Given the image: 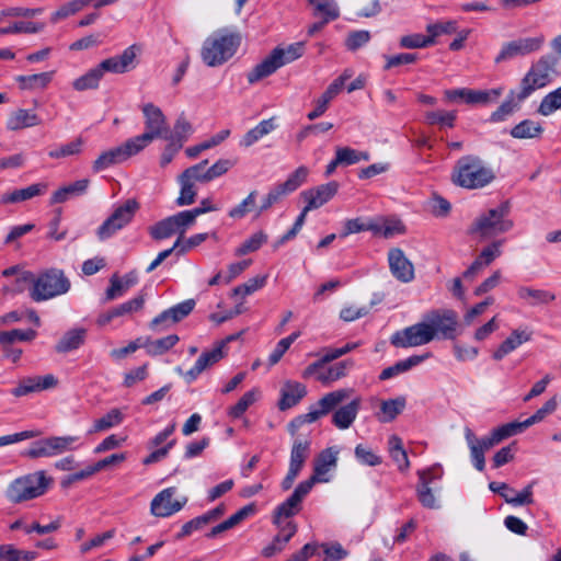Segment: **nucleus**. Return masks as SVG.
Instances as JSON below:
<instances>
[{
  "label": "nucleus",
  "mask_w": 561,
  "mask_h": 561,
  "mask_svg": "<svg viewBox=\"0 0 561 561\" xmlns=\"http://www.w3.org/2000/svg\"><path fill=\"white\" fill-rule=\"evenodd\" d=\"M457 119L456 111H431L425 114V122L428 125H439L440 127L453 128Z\"/></svg>",
  "instance_id": "52"
},
{
  "label": "nucleus",
  "mask_w": 561,
  "mask_h": 561,
  "mask_svg": "<svg viewBox=\"0 0 561 561\" xmlns=\"http://www.w3.org/2000/svg\"><path fill=\"white\" fill-rule=\"evenodd\" d=\"M450 179L459 187L480 190L492 183L495 174L479 156L467 154L456 161Z\"/></svg>",
  "instance_id": "2"
},
{
  "label": "nucleus",
  "mask_w": 561,
  "mask_h": 561,
  "mask_svg": "<svg viewBox=\"0 0 561 561\" xmlns=\"http://www.w3.org/2000/svg\"><path fill=\"white\" fill-rule=\"evenodd\" d=\"M288 194H290L283 183L274 185L268 193L262 198L261 205L257 208L256 216L266 211L275 204L282 202Z\"/></svg>",
  "instance_id": "48"
},
{
  "label": "nucleus",
  "mask_w": 561,
  "mask_h": 561,
  "mask_svg": "<svg viewBox=\"0 0 561 561\" xmlns=\"http://www.w3.org/2000/svg\"><path fill=\"white\" fill-rule=\"evenodd\" d=\"M41 124L38 115L30 110L20 108L13 112L7 122L10 130H20L27 127H34Z\"/></svg>",
  "instance_id": "34"
},
{
  "label": "nucleus",
  "mask_w": 561,
  "mask_h": 561,
  "mask_svg": "<svg viewBox=\"0 0 561 561\" xmlns=\"http://www.w3.org/2000/svg\"><path fill=\"white\" fill-rule=\"evenodd\" d=\"M257 191L253 190L238 205L230 208L228 216L232 219H242L256 207Z\"/></svg>",
  "instance_id": "57"
},
{
  "label": "nucleus",
  "mask_w": 561,
  "mask_h": 561,
  "mask_svg": "<svg viewBox=\"0 0 561 561\" xmlns=\"http://www.w3.org/2000/svg\"><path fill=\"white\" fill-rule=\"evenodd\" d=\"M313 7V15L327 21H334L340 16V10L334 0H308Z\"/></svg>",
  "instance_id": "45"
},
{
  "label": "nucleus",
  "mask_w": 561,
  "mask_h": 561,
  "mask_svg": "<svg viewBox=\"0 0 561 561\" xmlns=\"http://www.w3.org/2000/svg\"><path fill=\"white\" fill-rule=\"evenodd\" d=\"M179 340L180 339L176 334H170L161 339L147 341L144 344V347L150 356H158L171 350L179 342Z\"/></svg>",
  "instance_id": "47"
},
{
  "label": "nucleus",
  "mask_w": 561,
  "mask_h": 561,
  "mask_svg": "<svg viewBox=\"0 0 561 561\" xmlns=\"http://www.w3.org/2000/svg\"><path fill=\"white\" fill-rule=\"evenodd\" d=\"M360 402V398H355L336 409L332 415V424L339 430L350 428L357 417Z\"/></svg>",
  "instance_id": "26"
},
{
  "label": "nucleus",
  "mask_w": 561,
  "mask_h": 561,
  "mask_svg": "<svg viewBox=\"0 0 561 561\" xmlns=\"http://www.w3.org/2000/svg\"><path fill=\"white\" fill-rule=\"evenodd\" d=\"M425 321L434 331V339L454 340L457 336L458 316L451 309L432 310L425 316Z\"/></svg>",
  "instance_id": "12"
},
{
  "label": "nucleus",
  "mask_w": 561,
  "mask_h": 561,
  "mask_svg": "<svg viewBox=\"0 0 561 561\" xmlns=\"http://www.w3.org/2000/svg\"><path fill=\"white\" fill-rule=\"evenodd\" d=\"M125 160H127L125 152L122 147L118 146L102 152L93 162V170L94 172H100Z\"/></svg>",
  "instance_id": "43"
},
{
  "label": "nucleus",
  "mask_w": 561,
  "mask_h": 561,
  "mask_svg": "<svg viewBox=\"0 0 561 561\" xmlns=\"http://www.w3.org/2000/svg\"><path fill=\"white\" fill-rule=\"evenodd\" d=\"M520 102L522 101H518V94L511 91L506 100L490 115L489 122L501 123L506 121L515 111L518 110Z\"/></svg>",
  "instance_id": "41"
},
{
  "label": "nucleus",
  "mask_w": 561,
  "mask_h": 561,
  "mask_svg": "<svg viewBox=\"0 0 561 561\" xmlns=\"http://www.w3.org/2000/svg\"><path fill=\"white\" fill-rule=\"evenodd\" d=\"M77 440V436H50L42 438L32 443L30 448L23 453V456L30 459L54 457L75 449L73 444Z\"/></svg>",
  "instance_id": "9"
},
{
  "label": "nucleus",
  "mask_w": 561,
  "mask_h": 561,
  "mask_svg": "<svg viewBox=\"0 0 561 561\" xmlns=\"http://www.w3.org/2000/svg\"><path fill=\"white\" fill-rule=\"evenodd\" d=\"M176 493L175 486H170L160 491L150 503V513L156 517H169L180 512L187 503V497L173 500Z\"/></svg>",
  "instance_id": "14"
},
{
  "label": "nucleus",
  "mask_w": 561,
  "mask_h": 561,
  "mask_svg": "<svg viewBox=\"0 0 561 561\" xmlns=\"http://www.w3.org/2000/svg\"><path fill=\"white\" fill-rule=\"evenodd\" d=\"M225 356V351L215 345L210 351H205L195 362V365L184 374L187 382L194 381L205 369L218 363Z\"/></svg>",
  "instance_id": "25"
},
{
  "label": "nucleus",
  "mask_w": 561,
  "mask_h": 561,
  "mask_svg": "<svg viewBox=\"0 0 561 561\" xmlns=\"http://www.w3.org/2000/svg\"><path fill=\"white\" fill-rule=\"evenodd\" d=\"M54 71L41 72L30 76H18L15 78L22 90L45 89L53 80Z\"/></svg>",
  "instance_id": "39"
},
{
  "label": "nucleus",
  "mask_w": 561,
  "mask_h": 561,
  "mask_svg": "<svg viewBox=\"0 0 561 561\" xmlns=\"http://www.w3.org/2000/svg\"><path fill=\"white\" fill-rule=\"evenodd\" d=\"M175 226L171 216L156 222L151 227H149V234L154 240H163L170 238L172 234L176 233Z\"/></svg>",
  "instance_id": "63"
},
{
  "label": "nucleus",
  "mask_w": 561,
  "mask_h": 561,
  "mask_svg": "<svg viewBox=\"0 0 561 561\" xmlns=\"http://www.w3.org/2000/svg\"><path fill=\"white\" fill-rule=\"evenodd\" d=\"M407 404L404 397H398L396 399L385 400L380 404L381 415L379 421L388 423L393 421L399 414L402 413Z\"/></svg>",
  "instance_id": "44"
},
{
  "label": "nucleus",
  "mask_w": 561,
  "mask_h": 561,
  "mask_svg": "<svg viewBox=\"0 0 561 561\" xmlns=\"http://www.w3.org/2000/svg\"><path fill=\"white\" fill-rule=\"evenodd\" d=\"M561 108V87L548 93L541 100L537 112L542 116H549Z\"/></svg>",
  "instance_id": "60"
},
{
  "label": "nucleus",
  "mask_w": 561,
  "mask_h": 561,
  "mask_svg": "<svg viewBox=\"0 0 561 561\" xmlns=\"http://www.w3.org/2000/svg\"><path fill=\"white\" fill-rule=\"evenodd\" d=\"M87 331L84 329H72L66 332L55 346V351L65 354L78 350L85 341Z\"/></svg>",
  "instance_id": "35"
},
{
  "label": "nucleus",
  "mask_w": 561,
  "mask_h": 561,
  "mask_svg": "<svg viewBox=\"0 0 561 561\" xmlns=\"http://www.w3.org/2000/svg\"><path fill=\"white\" fill-rule=\"evenodd\" d=\"M145 117L146 134L153 139L164 138L168 133L167 119L161 108L153 103H146L141 106Z\"/></svg>",
  "instance_id": "20"
},
{
  "label": "nucleus",
  "mask_w": 561,
  "mask_h": 561,
  "mask_svg": "<svg viewBox=\"0 0 561 561\" xmlns=\"http://www.w3.org/2000/svg\"><path fill=\"white\" fill-rule=\"evenodd\" d=\"M54 479L45 470H37L12 480L4 490V497L18 505L43 496L51 486Z\"/></svg>",
  "instance_id": "3"
},
{
  "label": "nucleus",
  "mask_w": 561,
  "mask_h": 561,
  "mask_svg": "<svg viewBox=\"0 0 561 561\" xmlns=\"http://www.w3.org/2000/svg\"><path fill=\"white\" fill-rule=\"evenodd\" d=\"M229 129H222L216 135L211 136L208 140H205L196 146L186 148L185 153L190 158H196L202 151L220 145L224 140H226L229 137Z\"/></svg>",
  "instance_id": "50"
},
{
  "label": "nucleus",
  "mask_w": 561,
  "mask_h": 561,
  "mask_svg": "<svg viewBox=\"0 0 561 561\" xmlns=\"http://www.w3.org/2000/svg\"><path fill=\"white\" fill-rule=\"evenodd\" d=\"M89 186V180H78L69 185L58 188L50 198V204H61L73 196H79L85 193Z\"/></svg>",
  "instance_id": "36"
},
{
  "label": "nucleus",
  "mask_w": 561,
  "mask_h": 561,
  "mask_svg": "<svg viewBox=\"0 0 561 561\" xmlns=\"http://www.w3.org/2000/svg\"><path fill=\"white\" fill-rule=\"evenodd\" d=\"M147 294L140 290L137 296L115 307L116 314L123 317L140 311L146 302Z\"/></svg>",
  "instance_id": "64"
},
{
  "label": "nucleus",
  "mask_w": 561,
  "mask_h": 561,
  "mask_svg": "<svg viewBox=\"0 0 561 561\" xmlns=\"http://www.w3.org/2000/svg\"><path fill=\"white\" fill-rule=\"evenodd\" d=\"M500 89L473 90L466 88L465 103L467 104H488L494 102L501 95Z\"/></svg>",
  "instance_id": "46"
},
{
  "label": "nucleus",
  "mask_w": 561,
  "mask_h": 561,
  "mask_svg": "<svg viewBox=\"0 0 561 561\" xmlns=\"http://www.w3.org/2000/svg\"><path fill=\"white\" fill-rule=\"evenodd\" d=\"M556 60L550 56H542L534 64L520 82L518 101L527 99L535 90L546 87L551 80Z\"/></svg>",
  "instance_id": "7"
},
{
  "label": "nucleus",
  "mask_w": 561,
  "mask_h": 561,
  "mask_svg": "<svg viewBox=\"0 0 561 561\" xmlns=\"http://www.w3.org/2000/svg\"><path fill=\"white\" fill-rule=\"evenodd\" d=\"M517 295L519 299L527 301L530 306L548 305L556 299L554 294L551 291L527 286H520L517 289Z\"/></svg>",
  "instance_id": "37"
},
{
  "label": "nucleus",
  "mask_w": 561,
  "mask_h": 561,
  "mask_svg": "<svg viewBox=\"0 0 561 561\" xmlns=\"http://www.w3.org/2000/svg\"><path fill=\"white\" fill-rule=\"evenodd\" d=\"M388 451L391 459L397 463L400 471H407L410 467L408 454L403 448L402 439L397 435H391L388 439Z\"/></svg>",
  "instance_id": "38"
},
{
  "label": "nucleus",
  "mask_w": 561,
  "mask_h": 561,
  "mask_svg": "<svg viewBox=\"0 0 561 561\" xmlns=\"http://www.w3.org/2000/svg\"><path fill=\"white\" fill-rule=\"evenodd\" d=\"M465 438L470 449V456L474 468L483 471L485 468L484 453L503 440L497 428H494L488 436L478 438L471 428H465Z\"/></svg>",
  "instance_id": "11"
},
{
  "label": "nucleus",
  "mask_w": 561,
  "mask_h": 561,
  "mask_svg": "<svg viewBox=\"0 0 561 561\" xmlns=\"http://www.w3.org/2000/svg\"><path fill=\"white\" fill-rule=\"evenodd\" d=\"M275 128L274 118L263 119L243 136L240 146L249 148Z\"/></svg>",
  "instance_id": "40"
},
{
  "label": "nucleus",
  "mask_w": 561,
  "mask_h": 561,
  "mask_svg": "<svg viewBox=\"0 0 561 561\" xmlns=\"http://www.w3.org/2000/svg\"><path fill=\"white\" fill-rule=\"evenodd\" d=\"M508 214L510 204L503 202L497 207L491 208L477 217L469 229V233L479 234L483 239L505 233L514 226L513 220L508 218Z\"/></svg>",
  "instance_id": "5"
},
{
  "label": "nucleus",
  "mask_w": 561,
  "mask_h": 561,
  "mask_svg": "<svg viewBox=\"0 0 561 561\" xmlns=\"http://www.w3.org/2000/svg\"><path fill=\"white\" fill-rule=\"evenodd\" d=\"M44 23L38 22H31V21H19L13 23L12 25L1 27L0 34L7 35V34H35L39 33L44 30Z\"/></svg>",
  "instance_id": "59"
},
{
  "label": "nucleus",
  "mask_w": 561,
  "mask_h": 561,
  "mask_svg": "<svg viewBox=\"0 0 561 561\" xmlns=\"http://www.w3.org/2000/svg\"><path fill=\"white\" fill-rule=\"evenodd\" d=\"M47 185L44 183H35L27 187L14 190L12 192H8L2 194L0 198V203L5 204H15L24 201H28L33 197L39 196L45 193Z\"/></svg>",
  "instance_id": "30"
},
{
  "label": "nucleus",
  "mask_w": 561,
  "mask_h": 561,
  "mask_svg": "<svg viewBox=\"0 0 561 561\" xmlns=\"http://www.w3.org/2000/svg\"><path fill=\"white\" fill-rule=\"evenodd\" d=\"M207 164L208 160H203L199 163L185 169L180 175L193 184H195V182H210Z\"/></svg>",
  "instance_id": "61"
},
{
  "label": "nucleus",
  "mask_w": 561,
  "mask_h": 561,
  "mask_svg": "<svg viewBox=\"0 0 561 561\" xmlns=\"http://www.w3.org/2000/svg\"><path fill=\"white\" fill-rule=\"evenodd\" d=\"M347 78L348 76L342 75L327 88L321 96L316 100L314 108L307 114L308 119L314 121L325 113L329 103L341 92Z\"/></svg>",
  "instance_id": "23"
},
{
  "label": "nucleus",
  "mask_w": 561,
  "mask_h": 561,
  "mask_svg": "<svg viewBox=\"0 0 561 561\" xmlns=\"http://www.w3.org/2000/svg\"><path fill=\"white\" fill-rule=\"evenodd\" d=\"M139 51L140 47L134 44L125 48L121 55L102 60L98 65L102 77L106 72L121 75L134 69L137 65L136 58Z\"/></svg>",
  "instance_id": "16"
},
{
  "label": "nucleus",
  "mask_w": 561,
  "mask_h": 561,
  "mask_svg": "<svg viewBox=\"0 0 561 561\" xmlns=\"http://www.w3.org/2000/svg\"><path fill=\"white\" fill-rule=\"evenodd\" d=\"M84 141L81 137L76 138L75 140L61 145L48 152V156L53 159H61L70 156L80 154L82 151V146Z\"/></svg>",
  "instance_id": "62"
},
{
  "label": "nucleus",
  "mask_w": 561,
  "mask_h": 561,
  "mask_svg": "<svg viewBox=\"0 0 561 561\" xmlns=\"http://www.w3.org/2000/svg\"><path fill=\"white\" fill-rule=\"evenodd\" d=\"M431 356H432V354L430 352H427L422 355H412L405 359L399 360L396 364H393L392 366L385 368L379 375V380H381V381L388 380V379H391L400 374H403V373L410 370L411 368L420 365L421 363H423Z\"/></svg>",
  "instance_id": "27"
},
{
  "label": "nucleus",
  "mask_w": 561,
  "mask_h": 561,
  "mask_svg": "<svg viewBox=\"0 0 561 561\" xmlns=\"http://www.w3.org/2000/svg\"><path fill=\"white\" fill-rule=\"evenodd\" d=\"M353 360L346 359L335 363L329 367L323 366L313 376L318 381L323 385H330L347 375V371L353 367Z\"/></svg>",
  "instance_id": "29"
},
{
  "label": "nucleus",
  "mask_w": 561,
  "mask_h": 561,
  "mask_svg": "<svg viewBox=\"0 0 561 561\" xmlns=\"http://www.w3.org/2000/svg\"><path fill=\"white\" fill-rule=\"evenodd\" d=\"M123 413L118 409L110 410L105 415L93 422L90 433L103 432L110 430L123 422Z\"/></svg>",
  "instance_id": "51"
},
{
  "label": "nucleus",
  "mask_w": 561,
  "mask_h": 561,
  "mask_svg": "<svg viewBox=\"0 0 561 561\" xmlns=\"http://www.w3.org/2000/svg\"><path fill=\"white\" fill-rule=\"evenodd\" d=\"M343 356L342 352L339 347L336 348H325L321 358L312 364H310L302 373V378L307 379L312 377L319 369H322L328 363H331L334 359Z\"/></svg>",
  "instance_id": "55"
},
{
  "label": "nucleus",
  "mask_w": 561,
  "mask_h": 561,
  "mask_svg": "<svg viewBox=\"0 0 561 561\" xmlns=\"http://www.w3.org/2000/svg\"><path fill=\"white\" fill-rule=\"evenodd\" d=\"M193 133V126L192 124L185 118V116L182 114L179 116L174 124L173 133L168 136L165 134L164 139L173 140L176 144H181L183 147V144L188 139L190 135Z\"/></svg>",
  "instance_id": "54"
},
{
  "label": "nucleus",
  "mask_w": 561,
  "mask_h": 561,
  "mask_svg": "<svg viewBox=\"0 0 561 561\" xmlns=\"http://www.w3.org/2000/svg\"><path fill=\"white\" fill-rule=\"evenodd\" d=\"M389 267L392 275L402 283L414 278L413 264L405 257L401 249H391L388 253Z\"/></svg>",
  "instance_id": "22"
},
{
  "label": "nucleus",
  "mask_w": 561,
  "mask_h": 561,
  "mask_svg": "<svg viewBox=\"0 0 561 561\" xmlns=\"http://www.w3.org/2000/svg\"><path fill=\"white\" fill-rule=\"evenodd\" d=\"M282 57L283 53L280 51V47L274 48L266 58L248 73V81L254 83L273 75L277 69L284 66Z\"/></svg>",
  "instance_id": "21"
},
{
  "label": "nucleus",
  "mask_w": 561,
  "mask_h": 561,
  "mask_svg": "<svg viewBox=\"0 0 561 561\" xmlns=\"http://www.w3.org/2000/svg\"><path fill=\"white\" fill-rule=\"evenodd\" d=\"M335 152L337 154V161L342 162V165H352L370 159L368 151H359L351 147H337Z\"/></svg>",
  "instance_id": "49"
},
{
  "label": "nucleus",
  "mask_w": 561,
  "mask_h": 561,
  "mask_svg": "<svg viewBox=\"0 0 561 561\" xmlns=\"http://www.w3.org/2000/svg\"><path fill=\"white\" fill-rule=\"evenodd\" d=\"M542 134V124L529 118L523 119L510 130V135L515 139H538Z\"/></svg>",
  "instance_id": "33"
},
{
  "label": "nucleus",
  "mask_w": 561,
  "mask_h": 561,
  "mask_svg": "<svg viewBox=\"0 0 561 561\" xmlns=\"http://www.w3.org/2000/svg\"><path fill=\"white\" fill-rule=\"evenodd\" d=\"M339 191V183L331 181L301 192L300 196L306 202V210L318 209L330 202Z\"/></svg>",
  "instance_id": "18"
},
{
  "label": "nucleus",
  "mask_w": 561,
  "mask_h": 561,
  "mask_svg": "<svg viewBox=\"0 0 561 561\" xmlns=\"http://www.w3.org/2000/svg\"><path fill=\"white\" fill-rule=\"evenodd\" d=\"M37 333L33 329H13L10 331H0V344H12L15 342H31L36 337Z\"/></svg>",
  "instance_id": "53"
},
{
  "label": "nucleus",
  "mask_w": 561,
  "mask_h": 561,
  "mask_svg": "<svg viewBox=\"0 0 561 561\" xmlns=\"http://www.w3.org/2000/svg\"><path fill=\"white\" fill-rule=\"evenodd\" d=\"M154 139L149 136V134H141L136 137L129 138L123 145H121L123 151L125 152L126 159L139 153L144 150L149 144H151Z\"/></svg>",
  "instance_id": "58"
},
{
  "label": "nucleus",
  "mask_w": 561,
  "mask_h": 561,
  "mask_svg": "<svg viewBox=\"0 0 561 561\" xmlns=\"http://www.w3.org/2000/svg\"><path fill=\"white\" fill-rule=\"evenodd\" d=\"M310 445L311 442L307 438L300 439L297 438L294 440L291 450H290V461L289 467L296 470H301L305 461L310 455Z\"/></svg>",
  "instance_id": "42"
},
{
  "label": "nucleus",
  "mask_w": 561,
  "mask_h": 561,
  "mask_svg": "<svg viewBox=\"0 0 561 561\" xmlns=\"http://www.w3.org/2000/svg\"><path fill=\"white\" fill-rule=\"evenodd\" d=\"M102 78L103 77H102L98 66H95L94 68L90 69L83 76L77 78L73 81L72 87L77 91H85V90L96 89L99 87Z\"/></svg>",
  "instance_id": "56"
},
{
  "label": "nucleus",
  "mask_w": 561,
  "mask_h": 561,
  "mask_svg": "<svg viewBox=\"0 0 561 561\" xmlns=\"http://www.w3.org/2000/svg\"><path fill=\"white\" fill-rule=\"evenodd\" d=\"M138 209L139 204L134 198L127 199L124 204L116 207L111 216L98 228V238L104 241L113 237L117 231L131 222Z\"/></svg>",
  "instance_id": "8"
},
{
  "label": "nucleus",
  "mask_w": 561,
  "mask_h": 561,
  "mask_svg": "<svg viewBox=\"0 0 561 561\" xmlns=\"http://www.w3.org/2000/svg\"><path fill=\"white\" fill-rule=\"evenodd\" d=\"M531 339V333L526 330H514L511 335L504 340L497 350L493 352L492 357L495 360L503 359L506 355L515 351L523 343L528 342Z\"/></svg>",
  "instance_id": "28"
},
{
  "label": "nucleus",
  "mask_w": 561,
  "mask_h": 561,
  "mask_svg": "<svg viewBox=\"0 0 561 561\" xmlns=\"http://www.w3.org/2000/svg\"><path fill=\"white\" fill-rule=\"evenodd\" d=\"M313 488V480H305L300 482L291 493V495L276 506L273 513V524H278V520H290L293 516L301 511L304 499L309 494Z\"/></svg>",
  "instance_id": "13"
},
{
  "label": "nucleus",
  "mask_w": 561,
  "mask_h": 561,
  "mask_svg": "<svg viewBox=\"0 0 561 561\" xmlns=\"http://www.w3.org/2000/svg\"><path fill=\"white\" fill-rule=\"evenodd\" d=\"M22 284H31L30 297L35 302H42L65 295L70 289V280L61 270L49 268L37 277L30 272L16 278V291H22Z\"/></svg>",
  "instance_id": "1"
},
{
  "label": "nucleus",
  "mask_w": 561,
  "mask_h": 561,
  "mask_svg": "<svg viewBox=\"0 0 561 561\" xmlns=\"http://www.w3.org/2000/svg\"><path fill=\"white\" fill-rule=\"evenodd\" d=\"M432 471H419V483L416 485V495L425 508L435 510L438 508L434 489L431 488V480L427 479V474Z\"/></svg>",
  "instance_id": "31"
},
{
  "label": "nucleus",
  "mask_w": 561,
  "mask_h": 561,
  "mask_svg": "<svg viewBox=\"0 0 561 561\" xmlns=\"http://www.w3.org/2000/svg\"><path fill=\"white\" fill-rule=\"evenodd\" d=\"M545 43V36L539 35L536 37L518 38L505 43L499 55L495 57V62L500 64L513 59L517 56L528 55L530 53L539 50Z\"/></svg>",
  "instance_id": "15"
},
{
  "label": "nucleus",
  "mask_w": 561,
  "mask_h": 561,
  "mask_svg": "<svg viewBox=\"0 0 561 561\" xmlns=\"http://www.w3.org/2000/svg\"><path fill=\"white\" fill-rule=\"evenodd\" d=\"M58 380L54 375L24 377L19 380L16 387L11 389V394L15 398L28 396L34 392L51 389L56 387Z\"/></svg>",
  "instance_id": "19"
},
{
  "label": "nucleus",
  "mask_w": 561,
  "mask_h": 561,
  "mask_svg": "<svg viewBox=\"0 0 561 561\" xmlns=\"http://www.w3.org/2000/svg\"><path fill=\"white\" fill-rule=\"evenodd\" d=\"M195 300H184L158 314L152 319L149 327L152 331H161L186 318L195 308Z\"/></svg>",
  "instance_id": "17"
},
{
  "label": "nucleus",
  "mask_w": 561,
  "mask_h": 561,
  "mask_svg": "<svg viewBox=\"0 0 561 561\" xmlns=\"http://www.w3.org/2000/svg\"><path fill=\"white\" fill-rule=\"evenodd\" d=\"M351 393V389L343 388L324 394L317 404L310 407L307 413L298 415L289 423L290 433L295 434L296 430L304 424L313 423L330 412L335 411L340 408L341 403L350 398Z\"/></svg>",
  "instance_id": "6"
},
{
  "label": "nucleus",
  "mask_w": 561,
  "mask_h": 561,
  "mask_svg": "<svg viewBox=\"0 0 561 561\" xmlns=\"http://www.w3.org/2000/svg\"><path fill=\"white\" fill-rule=\"evenodd\" d=\"M337 461V451L332 448H327L320 453L314 463V473L308 480H313V484L316 482H327V479L322 477L329 472L332 467L336 466Z\"/></svg>",
  "instance_id": "32"
},
{
  "label": "nucleus",
  "mask_w": 561,
  "mask_h": 561,
  "mask_svg": "<svg viewBox=\"0 0 561 561\" xmlns=\"http://www.w3.org/2000/svg\"><path fill=\"white\" fill-rule=\"evenodd\" d=\"M434 340V331L426 321L415 323L392 334L390 342L396 347L408 348L425 345Z\"/></svg>",
  "instance_id": "10"
},
{
  "label": "nucleus",
  "mask_w": 561,
  "mask_h": 561,
  "mask_svg": "<svg viewBox=\"0 0 561 561\" xmlns=\"http://www.w3.org/2000/svg\"><path fill=\"white\" fill-rule=\"evenodd\" d=\"M307 394V388L298 381L287 380L280 389L278 409L286 411L296 404Z\"/></svg>",
  "instance_id": "24"
},
{
  "label": "nucleus",
  "mask_w": 561,
  "mask_h": 561,
  "mask_svg": "<svg viewBox=\"0 0 561 561\" xmlns=\"http://www.w3.org/2000/svg\"><path fill=\"white\" fill-rule=\"evenodd\" d=\"M240 44L241 36L239 33L221 28L204 41L201 57L208 67H218L237 53Z\"/></svg>",
  "instance_id": "4"
}]
</instances>
